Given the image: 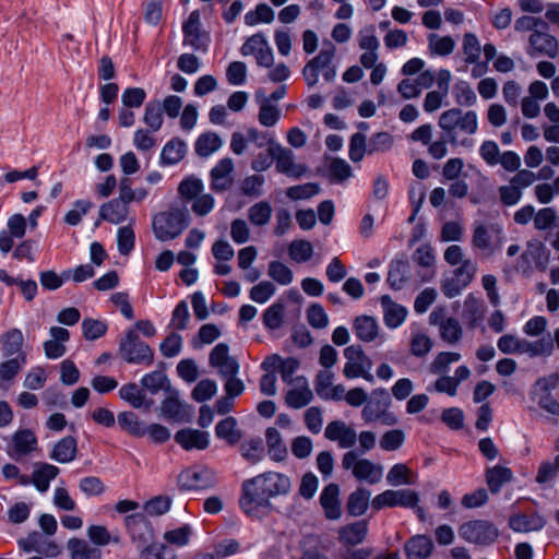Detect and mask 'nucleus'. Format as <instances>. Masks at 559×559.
Here are the masks:
<instances>
[{
    "label": "nucleus",
    "instance_id": "f257e3e1",
    "mask_svg": "<svg viewBox=\"0 0 559 559\" xmlns=\"http://www.w3.org/2000/svg\"><path fill=\"white\" fill-rule=\"evenodd\" d=\"M292 481L285 474L262 473L242 483L239 506L247 515L260 518L272 510V498L288 495Z\"/></svg>",
    "mask_w": 559,
    "mask_h": 559
},
{
    "label": "nucleus",
    "instance_id": "f03ea898",
    "mask_svg": "<svg viewBox=\"0 0 559 559\" xmlns=\"http://www.w3.org/2000/svg\"><path fill=\"white\" fill-rule=\"evenodd\" d=\"M438 127L448 136L451 145L471 146L472 143L467 140L459 142L457 134L460 132L468 135L475 134L478 130V117L474 110L463 111L453 107L439 116Z\"/></svg>",
    "mask_w": 559,
    "mask_h": 559
},
{
    "label": "nucleus",
    "instance_id": "7ed1b4c3",
    "mask_svg": "<svg viewBox=\"0 0 559 559\" xmlns=\"http://www.w3.org/2000/svg\"><path fill=\"white\" fill-rule=\"evenodd\" d=\"M503 241L504 233L499 224L492 222L474 223L471 245L481 257L489 258L499 252Z\"/></svg>",
    "mask_w": 559,
    "mask_h": 559
},
{
    "label": "nucleus",
    "instance_id": "20e7f679",
    "mask_svg": "<svg viewBox=\"0 0 559 559\" xmlns=\"http://www.w3.org/2000/svg\"><path fill=\"white\" fill-rule=\"evenodd\" d=\"M390 406L389 392L383 388L376 389L361 411V418L366 424L380 421L384 426H394L397 424V417L389 411Z\"/></svg>",
    "mask_w": 559,
    "mask_h": 559
},
{
    "label": "nucleus",
    "instance_id": "39448f33",
    "mask_svg": "<svg viewBox=\"0 0 559 559\" xmlns=\"http://www.w3.org/2000/svg\"><path fill=\"white\" fill-rule=\"evenodd\" d=\"M188 214L180 209H170L156 214L153 218V231L160 241L177 238L188 226Z\"/></svg>",
    "mask_w": 559,
    "mask_h": 559
},
{
    "label": "nucleus",
    "instance_id": "423d86ee",
    "mask_svg": "<svg viewBox=\"0 0 559 559\" xmlns=\"http://www.w3.org/2000/svg\"><path fill=\"white\" fill-rule=\"evenodd\" d=\"M119 354L128 364L151 366L154 361L153 349L143 342L136 331H127L119 343Z\"/></svg>",
    "mask_w": 559,
    "mask_h": 559
},
{
    "label": "nucleus",
    "instance_id": "0eeeda50",
    "mask_svg": "<svg viewBox=\"0 0 559 559\" xmlns=\"http://www.w3.org/2000/svg\"><path fill=\"white\" fill-rule=\"evenodd\" d=\"M346 362L344 365L343 374L347 379L362 378L372 383L374 381L372 369V360L366 355L360 345L353 344L344 349Z\"/></svg>",
    "mask_w": 559,
    "mask_h": 559
},
{
    "label": "nucleus",
    "instance_id": "6e6552de",
    "mask_svg": "<svg viewBox=\"0 0 559 559\" xmlns=\"http://www.w3.org/2000/svg\"><path fill=\"white\" fill-rule=\"evenodd\" d=\"M342 467L350 469L353 476L358 480H365L368 484H378L383 476L381 465L374 464L368 459L359 457L356 451H347L342 457Z\"/></svg>",
    "mask_w": 559,
    "mask_h": 559
},
{
    "label": "nucleus",
    "instance_id": "1a4fd4ad",
    "mask_svg": "<svg viewBox=\"0 0 559 559\" xmlns=\"http://www.w3.org/2000/svg\"><path fill=\"white\" fill-rule=\"evenodd\" d=\"M459 534L468 543L489 545L497 539L498 530L486 520H474L463 523L459 528Z\"/></svg>",
    "mask_w": 559,
    "mask_h": 559
},
{
    "label": "nucleus",
    "instance_id": "9d476101",
    "mask_svg": "<svg viewBox=\"0 0 559 559\" xmlns=\"http://www.w3.org/2000/svg\"><path fill=\"white\" fill-rule=\"evenodd\" d=\"M127 532L140 551L150 547L154 540V530L144 514L136 513L124 518Z\"/></svg>",
    "mask_w": 559,
    "mask_h": 559
},
{
    "label": "nucleus",
    "instance_id": "9b49d317",
    "mask_svg": "<svg viewBox=\"0 0 559 559\" xmlns=\"http://www.w3.org/2000/svg\"><path fill=\"white\" fill-rule=\"evenodd\" d=\"M270 153L275 158L276 171L287 177L299 179L307 173L305 164L295 160V154L292 150L283 147L280 143L272 145Z\"/></svg>",
    "mask_w": 559,
    "mask_h": 559
},
{
    "label": "nucleus",
    "instance_id": "f8f14e48",
    "mask_svg": "<svg viewBox=\"0 0 559 559\" xmlns=\"http://www.w3.org/2000/svg\"><path fill=\"white\" fill-rule=\"evenodd\" d=\"M418 500V493L412 489H388L373 498L372 508L374 510H381L384 507L414 508Z\"/></svg>",
    "mask_w": 559,
    "mask_h": 559
},
{
    "label": "nucleus",
    "instance_id": "ddd939ff",
    "mask_svg": "<svg viewBox=\"0 0 559 559\" xmlns=\"http://www.w3.org/2000/svg\"><path fill=\"white\" fill-rule=\"evenodd\" d=\"M242 56H254L259 66L270 68L273 66V51L262 33L249 37L240 48Z\"/></svg>",
    "mask_w": 559,
    "mask_h": 559
},
{
    "label": "nucleus",
    "instance_id": "4468645a",
    "mask_svg": "<svg viewBox=\"0 0 559 559\" xmlns=\"http://www.w3.org/2000/svg\"><path fill=\"white\" fill-rule=\"evenodd\" d=\"M335 51V46L331 41H328L324 44L319 55L306 63L302 75L309 87H313L318 83L319 72H322V69L328 68V66L332 63Z\"/></svg>",
    "mask_w": 559,
    "mask_h": 559
},
{
    "label": "nucleus",
    "instance_id": "2eb2a0df",
    "mask_svg": "<svg viewBox=\"0 0 559 559\" xmlns=\"http://www.w3.org/2000/svg\"><path fill=\"white\" fill-rule=\"evenodd\" d=\"M177 484L180 490L204 489L214 484V476L205 467H189L178 475Z\"/></svg>",
    "mask_w": 559,
    "mask_h": 559
},
{
    "label": "nucleus",
    "instance_id": "dca6fc26",
    "mask_svg": "<svg viewBox=\"0 0 559 559\" xmlns=\"http://www.w3.org/2000/svg\"><path fill=\"white\" fill-rule=\"evenodd\" d=\"M209 364L217 369L221 378L238 374L240 368L237 359L229 355V347L225 343H218L213 347L209 356Z\"/></svg>",
    "mask_w": 559,
    "mask_h": 559
},
{
    "label": "nucleus",
    "instance_id": "f3484780",
    "mask_svg": "<svg viewBox=\"0 0 559 559\" xmlns=\"http://www.w3.org/2000/svg\"><path fill=\"white\" fill-rule=\"evenodd\" d=\"M328 440L337 442L342 449H349L357 441L356 430L342 420H333L328 424L324 430Z\"/></svg>",
    "mask_w": 559,
    "mask_h": 559
},
{
    "label": "nucleus",
    "instance_id": "a211bd4d",
    "mask_svg": "<svg viewBox=\"0 0 559 559\" xmlns=\"http://www.w3.org/2000/svg\"><path fill=\"white\" fill-rule=\"evenodd\" d=\"M36 445L37 438L35 433L29 429H21L12 436L8 454L17 461L32 453L36 449Z\"/></svg>",
    "mask_w": 559,
    "mask_h": 559
},
{
    "label": "nucleus",
    "instance_id": "6ab92c4d",
    "mask_svg": "<svg viewBox=\"0 0 559 559\" xmlns=\"http://www.w3.org/2000/svg\"><path fill=\"white\" fill-rule=\"evenodd\" d=\"M175 441L185 450H204L209 445V433L206 431L185 428L175 435Z\"/></svg>",
    "mask_w": 559,
    "mask_h": 559
},
{
    "label": "nucleus",
    "instance_id": "aec40b11",
    "mask_svg": "<svg viewBox=\"0 0 559 559\" xmlns=\"http://www.w3.org/2000/svg\"><path fill=\"white\" fill-rule=\"evenodd\" d=\"M254 98L259 105V123L266 128L274 127L281 118V110L275 105L269 104L263 88L255 91Z\"/></svg>",
    "mask_w": 559,
    "mask_h": 559
},
{
    "label": "nucleus",
    "instance_id": "412c9836",
    "mask_svg": "<svg viewBox=\"0 0 559 559\" xmlns=\"http://www.w3.org/2000/svg\"><path fill=\"white\" fill-rule=\"evenodd\" d=\"M234 163L231 158L221 159L211 170V187L215 191H225L233 183Z\"/></svg>",
    "mask_w": 559,
    "mask_h": 559
},
{
    "label": "nucleus",
    "instance_id": "4be33fe9",
    "mask_svg": "<svg viewBox=\"0 0 559 559\" xmlns=\"http://www.w3.org/2000/svg\"><path fill=\"white\" fill-rule=\"evenodd\" d=\"M514 474L510 467L499 464L487 467L485 471L486 484L492 495L499 493L502 486L511 483Z\"/></svg>",
    "mask_w": 559,
    "mask_h": 559
},
{
    "label": "nucleus",
    "instance_id": "5701e85b",
    "mask_svg": "<svg viewBox=\"0 0 559 559\" xmlns=\"http://www.w3.org/2000/svg\"><path fill=\"white\" fill-rule=\"evenodd\" d=\"M162 414L174 421H187L189 414L187 413L186 405L179 400V392L170 389L168 396L160 405Z\"/></svg>",
    "mask_w": 559,
    "mask_h": 559
},
{
    "label": "nucleus",
    "instance_id": "b1692460",
    "mask_svg": "<svg viewBox=\"0 0 559 559\" xmlns=\"http://www.w3.org/2000/svg\"><path fill=\"white\" fill-rule=\"evenodd\" d=\"M340 488L336 484L326 485L321 495L320 503L324 510V514L329 520H337L341 518V503L338 499Z\"/></svg>",
    "mask_w": 559,
    "mask_h": 559
},
{
    "label": "nucleus",
    "instance_id": "393cba45",
    "mask_svg": "<svg viewBox=\"0 0 559 559\" xmlns=\"http://www.w3.org/2000/svg\"><path fill=\"white\" fill-rule=\"evenodd\" d=\"M1 352L4 358L26 355L23 350L24 336L20 329H11L1 335Z\"/></svg>",
    "mask_w": 559,
    "mask_h": 559
},
{
    "label": "nucleus",
    "instance_id": "a878e982",
    "mask_svg": "<svg viewBox=\"0 0 559 559\" xmlns=\"http://www.w3.org/2000/svg\"><path fill=\"white\" fill-rule=\"evenodd\" d=\"M546 524L545 519L538 513L524 514L516 513L510 516L509 526L512 531L519 533H528L542 530Z\"/></svg>",
    "mask_w": 559,
    "mask_h": 559
},
{
    "label": "nucleus",
    "instance_id": "bb28decb",
    "mask_svg": "<svg viewBox=\"0 0 559 559\" xmlns=\"http://www.w3.org/2000/svg\"><path fill=\"white\" fill-rule=\"evenodd\" d=\"M296 382L298 386L286 393L285 401L289 407L298 409L307 406L312 401L313 393L309 388L306 378L298 377L296 378Z\"/></svg>",
    "mask_w": 559,
    "mask_h": 559
},
{
    "label": "nucleus",
    "instance_id": "cd10ccee",
    "mask_svg": "<svg viewBox=\"0 0 559 559\" xmlns=\"http://www.w3.org/2000/svg\"><path fill=\"white\" fill-rule=\"evenodd\" d=\"M407 559H427L433 549L432 540L427 535L411 537L404 546Z\"/></svg>",
    "mask_w": 559,
    "mask_h": 559
},
{
    "label": "nucleus",
    "instance_id": "c85d7f7f",
    "mask_svg": "<svg viewBox=\"0 0 559 559\" xmlns=\"http://www.w3.org/2000/svg\"><path fill=\"white\" fill-rule=\"evenodd\" d=\"M353 331L359 341L370 343L379 336V324L373 317L359 316L354 320Z\"/></svg>",
    "mask_w": 559,
    "mask_h": 559
},
{
    "label": "nucleus",
    "instance_id": "c756f323",
    "mask_svg": "<svg viewBox=\"0 0 559 559\" xmlns=\"http://www.w3.org/2000/svg\"><path fill=\"white\" fill-rule=\"evenodd\" d=\"M381 306L383 308L384 323L390 329L400 326L407 316L405 307L395 304L390 296L384 295L381 297Z\"/></svg>",
    "mask_w": 559,
    "mask_h": 559
},
{
    "label": "nucleus",
    "instance_id": "7c9ffc66",
    "mask_svg": "<svg viewBox=\"0 0 559 559\" xmlns=\"http://www.w3.org/2000/svg\"><path fill=\"white\" fill-rule=\"evenodd\" d=\"M60 469L49 463H36L32 474V483L40 492L49 489V484L59 475Z\"/></svg>",
    "mask_w": 559,
    "mask_h": 559
},
{
    "label": "nucleus",
    "instance_id": "2f4dec72",
    "mask_svg": "<svg viewBox=\"0 0 559 559\" xmlns=\"http://www.w3.org/2000/svg\"><path fill=\"white\" fill-rule=\"evenodd\" d=\"M187 154V144L179 138L168 141L160 153V165L171 166L178 164Z\"/></svg>",
    "mask_w": 559,
    "mask_h": 559
},
{
    "label": "nucleus",
    "instance_id": "473e14b6",
    "mask_svg": "<svg viewBox=\"0 0 559 559\" xmlns=\"http://www.w3.org/2000/svg\"><path fill=\"white\" fill-rule=\"evenodd\" d=\"M67 548L71 559H102V550L92 546L87 540L81 538H70Z\"/></svg>",
    "mask_w": 559,
    "mask_h": 559
},
{
    "label": "nucleus",
    "instance_id": "72a5a7b5",
    "mask_svg": "<svg viewBox=\"0 0 559 559\" xmlns=\"http://www.w3.org/2000/svg\"><path fill=\"white\" fill-rule=\"evenodd\" d=\"M78 453V443L75 438L67 436L60 439L53 447L50 459L58 463L72 462Z\"/></svg>",
    "mask_w": 559,
    "mask_h": 559
},
{
    "label": "nucleus",
    "instance_id": "f704fd0d",
    "mask_svg": "<svg viewBox=\"0 0 559 559\" xmlns=\"http://www.w3.org/2000/svg\"><path fill=\"white\" fill-rule=\"evenodd\" d=\"M129 205L121 200L114 199L100 206L99 215L103 219L119 224L127 219Z\"/></svg>",
    "mask_w": 559,
    "mask_h": 559
},
{
    "label": "nucleus",
    "instance_id": "c9c22d12",
    "mask_svg": "<svg viewBox=\"0 0 559 559\" xmlns=\"http://www.w3.org/2000/svg\"><path fill=\"white\" fill-rule=\"evenodd\" d=\"M530 46L532 50L549 57H555L558 49V43L555 37L538 29L534 31L530 36Z\"/></svg>",
    "mask_w": 559,
    "mask_h": 559
},
{
    "label": "nucleus",
    "instance_id": "e433bc0d",
    "mask_svg": "<svg viewBox=\"0 0 559 559\" xmlns=\"http://www.w3.org/2000/svg\"><path fill=\"white\" fill-rule=\"evenodd\" d=\"M368 531L366 521H357L353 524L346 525L340 530V542L345 545H358L364 542Z\"/></svg>",
    "mask_w": 559,
    "mask_h": 559
},
{
    "label": "nucleus",
    "instance_id": "4c0bfd02",
    "mask_svg": "<svg viewBox=\"0 0 559 559\" xmlns=\"http://www.w3.org/2000/svg\"><path fill=\"white\" fill-rule=\"evenodd\" d=\"M276 362L278 364L276 367L278 368L283 381L288 384L293 383V376L299 367V361L293 357L282 359L280 356H273L263 361L261 366L264 370H267L270 366L275 367Z\"/></svg>",
    "mask_w": 559,
    "mask_h": 559
},
{
    "label": "nucleus",
    "instance_id": "58836bf2",
    "mask_svg": "<svg viewBox=\"0 0 559 559\" xmlns=\"http://www.w3.org/2000/svg\"><path fill=\"white\" fill-rule=\"evenodd\" d=\"M215 435L218 439L225 440L230 445L238 443L242 438V432L237 428V420L231 416L216 424Z\"/></svg>",
    "mask_w": 559,
    "mask_h": 559
},
{
    "label": "nucleus",
    "instance_id": "ea45409f",
    "mask_svg": "<svg viewBox=\"0 0 559 559\" xmlns=\"http://www.w3.org/2000/svg\"><path fill=\"white\" fill-rule=\"evenodd\" d=\"M522 259L527 264H534L536 269L545 271L549 261V254L545 246L540 242H531L522 254Z\"/></svg>",
    "mask_w": 559,
    "mask_h": 559
},
{
    "label": "nucleus",
    "instance_id": "a19ab883",
    "mask_svg": "<svg viewBox=\"0 0 559 559\" xmlns=\"http://www.w3.org/2000/svg\"><path fill=\"white\" fill-rule=\"evenodd\" d=\"M522 348V354H527L530 357H548L554 350V341L550 334L534 342L524 340Z\"/></svg>",
    "mask_w": 559,
    "mask_h": 559
},
{
    "label": "nucleus",
    "instance_id": "79ce46f5",
    "mask_svg": "<svg viewBox=\"0 0 559 559\" xmlns=\"http://www.w3.org/2000/svg\"><path fill=\"white\" fill-rule=\"evenodd\" d=\"M223 144L222 139L215 132L202 133L195 141V153L201 157H207L216 152Z\"/></svg>",
    "mask_w": 559,
    "mask_h": 559
},
{
    "label": "nucleus",
    "instance_id": "37998d69",
    "mask_svg": "<svg viewBox=\"0 0 559 559\" xmlns=\"http://www.w3.org/2000/svg\"><path fill=\"white\" fill-rule=\"evenodd\" d=\"M370 495V491L365 488H358L352 492L346 504L347 512L353 516L364 514L368 508Z\"/></svg>",
    "mask_w": 559,
    "mask_h": 559
},
{
    "label": "nucleus",
    "instance_id": "c03bdc74",
    "mask_svg": "<svg viewBox=\"0 0 559 559\" xmlns=\"http://www.w3.org/2000/svg\"><path fill=\"white\" fill-rule=\"evenodd\" d=\"M265 439L270 456L275 461L284 460L287 454V449L278 430L273 427L267 428Z\"/></svg>",
    "mask_w": 559,
    "mask_h": 559
},
{
    "label": "nucleus",
    "instance_id": "a18cd8bd",
    "mask_svg": "<svg viewBox=\"0 0 559 559\" xmlns=\"http://www.w3.org/2000/svg\"><path fill=\"white\" fill-rule=\"evenodd\" d=\"M27 362V355L20 357L5 358L0 362V381H12Z\"/></svg>",
    "mask_w": 559,
    "mask_h": 559
},
{
    "label": "nucleus",
    "instance_id": "49530a36",
    "mask_svg": "<svg viewBox=\"0 0 559 559\" xmlns=\"http://www.w3.org/2000/svg\"><path fill=\"white\" fill-rule=\"evenodd\" d=\"M428 48L433 55L442 57L449 56L455 48V40L449 35L440 36L436 33H431L428 35Z\"/></svg>",
    "mask_w": 559,
    "mask_h": 559
},
{
    "label": "nucleus",
    "instance_id": "de8ad7c7",
    "mask_svg": "<svg viewBox=\"0 0 559 559\" xmlns=\"http://www.w3.org/2000/svg\"><path fill=\"white\" fill-rule=\"evenodd\" d=\"M241 456L251 464L259 463L264 456V447L261 438H251L240 445Z\"/></svg>",
    "mask_w": 559,
    "mask_h": 559
},
{
    "label": "nucleus",
    "instance_id": "09e8293b",
    "mask_svg": "<svg viewBox=\"0 0 559 559\" xmlns=\"http://www.w3.org/2000/svg\"><path fill=\"white\" fill-rule=\"evenodd\" d=\"M119 396L134 408H141L143 406L150 408L152 404V402H145V394L138 388L135 383H128L122 385L119 390Z\"/></svg>",
    "mask_w": 559,
    "mask_h": 559
},
{
    "label": "nucleus",
    "instance_id": "8fccbe9b",
    "mask_svg": "<svg viewBox=\"0 0 559 559\" xmlns=\"http://www.w3.org/2000/svg\"><path fill=\"white\" fill-rule=\"evenodd\" d=\"M118 424L122 430L134 437L145 436V426L139 420V417L132 412H122L118 415Z\"/></svg>",
    "mask_w": 559,
    "mask_h": 559
},
{
    "label": "nucleus",
    "instance_id": "3c124183",
    "mask_svg": "<svg viewBox=\"0 0 559 559\" xmlns=\"http://www.w3.org/2000/svg\"><path fill=\"white\" fill-rule=\"evenodd\" d=\"M462 51L464 55L465 63H476L479 61L481 46L475 34H464L462 41Z\"/></svg>",
    "mask_w": 559,
    "mask_h": 559
},
{
    "label": "nucleus",
    "instance_id": "603ef678",
    "mask_svg": "<svg viewBox=\"0 0 559 559\" xmlns=\"http://www.w3.org/2000/svg\"><path fill=\"white\" fill-rule=\"evenodd\" d=\"M143 121L153 132L162 128L164 120L160 102L151 100L146 104Z\"/></svg>",
    "mask_w": 559,
    "mask_h": 559
},
{
    "label": "nucleus",
    "instance_id": "864d4df0",
    "mask_svg": "<svg viewBox=\"0 0 559 559\" xmlns=\"http://www.w3.org/2000/svg\"><path fill=\"white\" fill-rule=\"evenodd\" d=\"M87 537L94 545L99 547L107 546L110 543L119 544L121 540L119 535H111L103 525H91L87 528Z\"/></svg>",
    "mask_w": 559,
    "mask_h": 559
},
{
    "label": "nucleus",
    "instance_id": "5fc2aeb1",
    "mask_svg": "<svg viewBox=\"0 0 559 559\" xmlns=\"http://www.w3.org/2000/svg\"><path fill=\"white\" fill-rule=\"evenodd\" d=\"M141 384L152 394H156L159 390L170 391V383L167 376L162 371H153L145 374Z\"/></svg>",
    "mask_w": 559,
    "mask_h": 559
},
{
    "label": "nucleus",
    "instance_id": "6e6d98bb",
    "mask_svg": "<svg viewBox=\"0 0 559 559\" xmlns=\"http://www.w3.org/2000/svg\"><path fill=\"white\" fill-rule=\"evenodd\" d=\"M441 338L450 344H454L462 337V326L454 318H447L439 323Z\"/></svg>",
    "mask_w": 559,
    "mask_h": 559
},
{
    "label": "nucleus",
    "instance_id": "4d7b16f0",
    "mask_svg": "<svg viewBox=\"0 0 559 559\" xmlns=\"http://www.w3.org/2000/svg\"><path fill=\"white\" fill-rule=\"evenodd\" d=\"M453 97L457 105L471 107L477 102V96L471 85L465 81H460L453 86Z\"/></svg>",
    "mask_w": 559,
    "mask_h": 559
},
{
    "label": "nucleus",
    "instance_id": "13d9d810",
    "mask_svg": "<svg viewBox=\"0 0 559 559\" xmlns=\"http://www.w3.org/2000/svg\"><path fill=\"white\" fill-rule=\"evenodd\" d=\"M432 348L431 338L421 331L412 333L409 349L412 355L421 358L426 356Z\"/></svg>",
    "mask_w": 559,
    "mask_h": 559
},
{
    "label": "nucleus",
    "instance_id": "bf43d9fd",
    "mask_svg": "<svg viewBox=\"0 0 559 559\" xmlns=\"http://www.w3.org/2000/svg\"><path fill=\"white\" fill-rule=\"evenodd\" d=\"M408 272V263L406 261L396 260L390 265L388 274V283L393 289H401Z\"/></svg>",
    "mask_w": 559,
    "mask_h": 559
},
{
    "label": "nucleus",
    "instance_id": "052dcab7",
    "mask_svg": "<svg viewBox=\"0 0 559 559\" xmlns=\"http://www.w3.org/2000/svg\"><path fill=\"white\" fill-rule=\"evenodd\" d=\"M249 221L255 226L266 225L272 216V207L269 202L261 201L253 204L249 211Z\"/></svg>",
    "mask_w": 559,
    "mask_h": 559
},
{
    "label": "nucleus",
    "instance_id": "680f3d73",
    "mask_svg": "<svg viewBox=\"0 0 559 559\" xmlns=\"http://www.w3.org/2000/svg\"><path fill=\"white\" fill-rule=\"evenodd\" d=\"M274 20V11L265 3H260L254 10L245 14V23L253 26L258 23H271Z\"/></svg>",
    "mask_w": 559,
    "mask_h": 559
},
{
    "label": "nucleus",
    "instance_id": "e2e57ef3",
    "mask_svg": "<svg viewBox=\"0 0 559 559\" xmlns=\"http://www.w3.org/2000/svg\"><path fill=\"white\" fill-rule=\"evenodd\" d=\"M461 359L459 353L441 352L439 353L429 366V370L433 374H443L448 371L451 364Z\"/></svg>",
    "mask_w": 559,
    "mask_h": 559
},
{
    "label": "nucleus",
    "instance_id": "0e129e2a",
    "mask_svg": "<svg viewBox=\"0 0 559 559\" xmlns=\"http://www.w3.org/2000/svg\"><path fill=\"white\" fill-rule=\"evenodd\" d=\"M288 253L298 263L307 262L313 254V247L310 241L295 240L289 245Z\"/></svg>",
    "mask_w": 559,
    "mask_h": 559
},
{
    "label": "nucleus",
    "instance_id": "69168bd1",
    "mask_svg": "<svg viewBox=\"0 0 559 559\" xmlns=\"http://www.w3.org/2000/svg\"><path fill=\"white\" fill-rule=\"evenodd\" d=\"M71 271H64L58 275L55 271H44L39 273V281L41 286L48 290H56L60 288L63 283L70 280Z\"/></svg>",
    "mask_w": 559,
    "mask_h": 559
},
{
    "label": "nucleus",
    "instance_id": "338daca9",
    "mask_svg": "<svg viewBox=\"0 0 559 559\" xmlns=\"http://www.w3.org/2000/svg\"><path fill=\"white\" fill-rule=\"evenodd\" d=\"M217 392V384L214 380L203 379L192 390L191 396L201 403L212 399Z\"/></svg>",
    "mask_w": 559,
    "mask_h": 559
},
{
    "label": "nucleus",
    "instance_id": "774afa93",
    "mask_svg": "<svg viewBox=\"0 0 559 559\" xmlns=\"http://www.w3.org/2000/svg\"><path fill=\"white\" fill-rule=\"evenodd\" d=\"M140 556L142 559H175L176 555L165 544H154L141 550Z\"/></svg>",
    "mask_w": 559,
    "mask_h": 559
}]
</instances>
